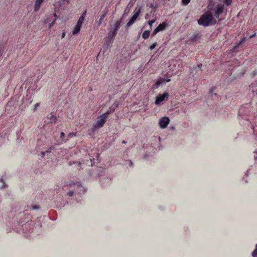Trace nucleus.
<instances>
[{"mask_svg": "<svg viewBox=\"0 0 257 257\" xmlns=\"http://www.w3.org/2000/svg\"><path fill=\"white\" fill-rule=\"evenodd\" d=\"M216 23V21L213 19L212 14L209 12H207L202 15L200 18L198 20V23L199 25L205 27L215 25Z\"/></svg>", "mask_w": 257, "mask_h": 257, "instance_id": "f257e3e1", "label": "nucleus"}, {"mask_svg": "<svg viewBox=\"0 0 257 257\" xmlns=\"http://www.w3.org/2000/svg\"><path fill=\"white\" fill-rule=\"evenodd\" d=\"M141 12V8L140 7L138 9L137 8H136L135 11V14L133 15V16L132 17L131 19L129 20V21L126 24L127 27H130L132 26L133 24L135 23L136 20L139 17L140 13Z\"/></svg>", "mask_w": 257, "mask_h": 257, "instance_id": "f03ea898", "label": "nucleus"}, {"mask_svg": "<svg viewBox=\"0 0 257 257\" xmlns=\"http://www.w3.org/2000/svg\"><path fill=\"white\" fill-rule=\"evenodd\" d=\"M169 94L168 92L165 91L162 94H159L156 98L155 104L157 105H160V103L163 101L167 100L169 98Z\"/></svg>", "mask_w": 257, "mask_h": 257, "instance_id": "7ed1b4c3", "label": "nucleus"}, {"mask_svg": "<svg viewBox=\"0 0 257 257\" xmlns=\"http://www.w3.org/2000/svg\"><path fill=\"white\" fill-rule=\"evenodd\" d=\"M107 119L106 116L101 114L99 116L98 120L94 124V127L98 128L102 127L106 122Z\"/></svg>", "mask_w": 257, "mask_h": 257, "instance_id": "20e7f679", "label": "nucleus"}, {"mask_svg": "<svg viewBox=\"0 0 257 257\" xmlns=\"http://www.w3.org/2000/svg\"><path fill=\"white\" fill-rule=\"evenodd\" d=\"M167 27V23L165 22H163L162 24L159 25L153 31L152 35L155 36L158 32L164 30Z\"/></svg>", "mask_w": 257, "mask_h": 257, "instance_id": "39448f33", "label": "nucleus"}, {"mask_svg": "<svg viewBox=\"0 0 257 257\" xmlns=\"http://www.w3.org/2000/svg\"><path fill=\"white\" fill-rule=\"evenodd\" d=\"M170 123V119L168 117H163L159 120V125L162 128H165Z\"/></svg>", "mask_w": 257, "mask_h": 257, "instance_id": "423d86ee", "label": "nucleus"}, {"mask_svg": "<svg viewBox=\"0 0 257 257\" xmlns=\"http://www.w3.org/2000/svg\"><path fill=\"white\" fill-rule=\"evenodd\" d=\"M224 9V8L223 5L221 4L218 5L215 9V16L217 18H218L223 13Z\"/></svg>", "mask_w": 257, "mask_h": 257, "instance_id": "0eeeda50", "label": "nucleus"}, {"mask_svg": "<svg viewBox=\"0 0 257 257\" xmlns=\"http://www.w3.org/2000/svg\"><path fill=\"white\" fill-rule=\"evenodd\" d=\"M76 185L78 186H79L80 183L78 182L68 181L67 182H65L63 183V185L62 186V189L64 190H66V189H65L66 187L75 186Z\"/></svg>", "mask_w": 257, "mask_h": 257, "instance_id": "6e6552de", "label": "nucleus"}, {"mask_svg": "<svg viewBox=\"0 0 257 257\" xmlns=\"http://www.w3.org/2000/svg\"><path fill=\"white\" fill-rule=\"evenodd\" d=\"M46 118L48 120V123H55L57 120V116L53 115L52 113L48 114L46 116Z\"/></svg>", "mask_w": 257, "mask_h": 257, "instance_id": "1a4fd4ad", "label": "nucleus"}, {"mask_svg": "<svg viewBox=\"0 0 257 257\" xmlns=\"http://www.w3.org/2000/svg\"><path fill=\"white\" fill-rule=\"evenodd\" d=\"M121 23V21H116L115 22V23L114 24L113 27L112 28H111L110 31H112L114 33L117 34V31L120 26Z\"/></svg>", "mask_w": 257, "mask_h": 257, "instance_id": "9d476101", "label": "nucleus"}, {"mask_svg": "<svg viewBox=\"0 0 257 257\" xmlns=\"http://www.w3.org/2000/svg\"><path fill=\"white\" fill-rule=\"evenodd\" d=\"M44 0H36L34 4V12H38L43 3Z\"/></svg>", "mask_w": 257, "mask_h": 257, "instance_id": "9b49d317", "label": "nucleus"}, {"mask_svg": "<svg viewBox=\"0 0 257 257\" xmlns=\"http://www.w3.org/2000/svg\"><path fill=\"white\" fill-rule=\"evenodd\" d=\"M238 113L240 116L243 117L245 115H248V111L246 110L245 106H241L239 109Z\"/></svg>", "mask_w": 257, "mask_h": 257, "instance_id": "f8f14e48", "label": "nucleus"}, {"mask_svg": "<svg viewBox=\"0 0 257 257\" xmlns=\"http://www.w3.org/2000/svg\"><path fill=\"white\" fill-rule=\"evenodd\" d=\"M116 35V34L115 33H114L113 32H112V31L110 30L109 31L108 33L107 34V38L108 39H109V43H111L113 42V39Z\"/></svg>", "mask_w": 257, "mask_h": 257, "instance_id": "ddd939ff", "label": "nucleus"}, {"mask_svg": "<svg viewBox=\"0 0 257 257\" xmlns=\"http://www.w3.org/2000/svg\"><path fill=\"white\" fill-rule=\"evenodd\" d=\"M86 13V12L85 11L82 14V15L80 17V18H79V19H78V20L77 21V23L76 24L77 25H79L80 27H81L82 24H83V22L84 21V17H85V16Z\"/></svg>", "mask_w": 257, "mask_h": 257, "instance_id": "4468645a", "label": "nucleus"}, {"mask_svg": "<svg viewBox=\"0 0 257 257\" xmlns=\"http://www.w3.org/2000/svg\"><path fill=\"white\" fill-rule=\"evenodd\" d=\"M150 35V31L149 30H145L142 34V38L146 40L147 39Z\"/></svg>", "mask_w": 257, "mask_h": 257, "instance_id": "2eb2a0df", "label": "nucleus"}, {"mask_svg": "<svg viewBox=\"0 0 257 257\" xmlns=\"http://www.w3.org/2000/svg\"><path fill=\"white\" fill-rule=\"evenodd\" d=\"M107 13V12L105 11L103 13V14H102L101 15V16L100 17L98 23V26H99L101 24L102 21L103 20L104 18L106 17Z\"/></svg>", "mask_w": 257, "mask_h": 257, "instance_id": "dca6fc26", "label": "nucleus"}, {"mask_svg": "<svg viewBox=\"0 0 257 257\" xmlns=\"http://www.w3.org/2000/svg\"><path fill=\"white\" fill-rule=\"evenodd\" d=\"M80 28H81V27L76 24L73 29V35H75L77 34L79 32Z\"/></svg>", "mask_w": 257, "mask_h": 257, "instance_id": "f3484780", "label": "nucleus"}, {"mask_svg": "<svg viewBox=\"0 0 257 257\" xmlns=\"http://www.w3.org/2000/svg\"><path fill=\"white\" fill-rule=\"evenodd\" d=\"M163 83H166V79L164 78H160L157 80V81L155 83V84L157 86H159Z\"/></svg>", "mask_w": 257, "mask_h": 257, "instance_id": "a211bd4d", "label": "nucleus"}, {"mask_svg": "<svg viewBox=\"0 0 257 257\" xmlns=\"http://www.w3.org/2000/svg\"><path fill=\"white\" fill-rule=\"evenodd\" d=\"M53 15L55 18L53 19V21L52 22H51L50 23H49V28H51L53 26V25H54V24L55 23V22L57 20V16H56V13H54L53 14Z\"/></svg>", "mask_w": 257, "mask_h": 257, "instance_id": "6ab92c4d", "label": "nucleus"}, {"mask_svg": "<svg viewBox=\"0 0 257 257\" xmlns=\"http://www.w3.org/2000/svg\"><path fill=\"white\" fill-rule=\"evenodd\" d=\"M220 2H223V3L227 6H230L232 4V0H219Z\"/></svg>", "mask_w": 257, "mask_h": 257, "instance_id": "aec40b11", "label": "nucleus"}, {"mask_svg": "<svg viewBox=\"0 0 257 257\" xmlns=\"http://www.w3.org/2000/svg\"><path fill=\"white\" fill-rule=\"evenodd\" d=\"M76 136V133H70L67 135V138L66 139H64L63 140L65 141V142H66L68 140L69 138H71L72 137H75Z\"/></svg>", "mask_w": 257, "mask_h": 257, "instance_id": "412c9836", "label": "nucleus"}, {"mask_svg": "<svg viewBox=\"0 0 257 257\" xmlns=\"http://www.w3.org/2000/svg\"><path fill=\"white\" fill-rule=\"evenodd\" d=\"M202 64H198L193 66V69L195 70L196 71H198L201 70V67L202 66Z\"/></svg>", "mask_w": 257, "mask_h": 257, "instance_id": "4be33fe9", "label": "nucleus"}, {"mask_svg": "<svg viewBox=\"0 0 257 257\" xmlns=\"http://www.w3.org/2000/svg\"><path fill=\"white\" fill-rule=\"evenodd\" d=\"M252 257H257V244L255 245V249L252 252Z\"/></svg>", "mask_w": 257, "mask_h": 257, "instance_id": "5701e85b", "label": "nucleus"}, {"mask_svg": "<svg viewBox=\"0 0 257 257\" xmlns=\"http://www.w3.org/2000/svg\"><path fill=\"white\" fill-rule=\"evenodd\" d=\"M155 21H156V20L154 19V20H152L149 21L148 22V24L149 25L151 29H152V25L153 23H155Z\"/></svg>", "mask_w": 257, "mask_h": 257, "instance_id": "b1692460", "label": "nucleus"}, {"mask_svg": "<svg viewBox=\"0 0 257 257\" xmlns=\"http://www.w3.org/2000/svg\"><path fill=\"white\" fill-rule=\"evenodd\" d=\"M191 0H182V3L184 6H187L190 2Z\"/></svg>", "mask_w": 257, "mask_h": 257, "instance_id": "393cba45", "label": "nucleus"}, {"mask_svg": "<svg viewBox=\"0 0 257 257\" xmlns=\"http://www.w3.org/2000/svg\"><path fill=\"white\" fill-rule=\"evenodd\" d=\"M111 112H112L111 110H108L106 111L105 113H103L102 115H104L105 116H106V118H107L108 114H109Z\"/></svg>", "mask_w": 257, "mask_h": 257, "instance_id": "a878e982", "label": "nucleus"}, {"mask_svg": "<svg viewBox=\"0 0 257 257\" xmlns=\"http://www.w3.org/2000/svg\"><path fill=\"white\" fill-rule=\"evenodd\" d=\"M157 45V43L156 42L153 43L152 45H151L150 46V49L151 50H153Z\"/></svg>", "mask_w": 257, "mask_h": 257, "instance_id": "bb28decb", "label": "nucleus"}, {"mask_svg": "<svg viewBox=\"0 0 257 257\" xmlns=\"http://www.w3.org/2000/svg\"><path fill=\"white\" fill-rule=\"evenodd\" d=\"M118 102L117 101H115L113 103V105H112L115 109L118 107Z\"/></svg>", "mask_w": 257, "mask_h": 257, "instance_id": "cd10ccee", "label": "nucleus"}, {"mask_svg": "<svg viewBox=\"0 0 257 257\" xmlns=\"http://www.w3.org/2000/svg\"><path fill=\"white\" fill-rule=\"evenodd\" d=\"M245 41V38L242 39L238 43V44L236 45L235 47H237L239 45H240L241 44L243 43Z\"/></svg>", "mask_w": 257, "mask_h": 257, "instance_id": "c85d7f7f", "label": "nucleus"}, {"mask_svg": "<svg viewBox=\"0 0 257 257\" xmlns=\"http://www.w3.org/2000/svg\"><path fill=\"white\" fill-rule=\"evenodd\" d=\"M40 105V104L39 103H37L35 104L34 105V108L33 109V110L34 111H35L37 109V107Z\"/></svg>", "mask_w": 257, "mask_h": 257, "instance_id": "c756f323", "label": "nucleus"}, {"mask_svg": "<svg viewBox=\"0 0 257 257\" xmlns=\"http://www.w3.org/2000/svg\"><path fill=\"white\" fill-rule=\"evenodd\" d=\"M38 208H39V206L36 205H33L32 206V208H31V209H38Z\"/></svg>", "mask_w": 257, "mask_h": 257, "instance_id": "7c9ffc66", "label": "nucleus"}, {"mask_svg": "<svg viewBox=\"0 0 257 257\" xmlns=\"http://www.w3.org/2000/svg\"><path fill=\"white\" fill-rule=\"evenodd\" d=\"M73 193L74 192L73 191H70L67 193V195L69 196H72L73 195Z\"/></svg>", "mask_w": 257, "mask_h": 257, "instance_id": "2f4dec72", "label": "nucleus"}, {"mask_svg": "<svg viewBox=\"0 0 257 257\" xmlns=\"http://www.w3.org/2000/svg\"><path fill=\"white\" fill-rule=\"evenodd\" d=\"M109 110H111V111L113 112L115 111V109L112 106H111L110 107Z\"/></svg>", "mask_w": 257, "mask_h": 257, "instance_id": "473e14b6", "label": "nucleus"}, {"mask_svg": "<svg viewBox=\"0 0 257 257\" xmlns=\"http://www.w3.org/2000/svg\"><path fill=\"white\" fill-rule=\"evenodd\" d=\"M0 181H1L2 183H3V187H4V188L6 187V186L5 185V182L4 181L3 179H1V180H0Z\"/></svg>", "mask_w": 257, "mask_h": 257, "instance_id": "72a5a7b5", "label": "nucleus"}, {"mask_svg": "<svg viewBox=\"0 0 257 257\" xmlns=\"http://www.w3.org/2000/svg\"><path fill=\"white\" fill-rule=\"evenodd\" d=\"M65 136V134L64 132H61L60 133V138H62L63 137H64Z\"/></svg>", "mask_w": 257, "mask_h": 257, "instance_id": "f704fd0d", "label": "nucleus"}, {"mask_svg": "<svg viewBox=\"0 0 257 257\" xmlns=\"http://www.w3.org/2000/svg\"><path fill=\"white\" fill-rule=\"evenodd\" d=\"M196 38H197V36H195L194 37H193V38H191V40L192 41H195L196 40Z\"/></svg>", "mask_w": 257, "mask_h": 257, "instance_id": "c9c22d12", "label": "nucleus"}, {"mask_svg": "<svg viewBox=\"0 0 257 257\" xmlns=\"http://www.w3.org/2000/svg\"><path fill=\"white\" fill-rule=\"evenodd\" d=\"M255 35H256V33H254L253 34H252V35H251L249 38H252L253 37H255Z\"/></svg>", "mask_w": 257, "mask_h": 257, "instance_id": "e433bc0d", "label": "nucleus"}, {"mask_svg": "<svg viewBox=\"0 0 257 257\" xmlns=\"http://www.w3.org/2000/svg\"><path fill=\"white\" fill-rule=\"evenodd\" d=\"M51 149H52V147L49 148V149L48 150V151H47L46 152H47V153L51 152Z\"/></svg>", "mask_w": 257, "mask_h": 257, "instance_id": "4c0bfd02", "label": "nucleus"}, {"mask_svg": "<svg viewBox=\"0 0 257 257\" xmlns=\"http://www.w3.org/2000/svg\"><path fill=\"white\" fill-rule=\"evenodd\" d=\"M128 166H129V167H133V162H130V163H129Z\"/></svg>", "mask_w": 257, "mask_h": 257, "instance_id": "58836bf2", "label": "nucleus"}, {"mask_svg": "<svg viewBox=\"0 0 257 257\" xmlns=\"http://www.w3.org/2000/svg\"><path fill=\"white\" fill-rule=\"evenodd\" d=\"M65 37V33H63L62 35V38H63L64 37Z\"/></svg>", "mask_w": 257, "mask_h": 257, "instance_id": "ea45409f", "label": "nucleus"}, {"mask_svg": "<svg viewBox=\"0 0 257 257\" xmlns=\"http://www.w3.org/2000/svg\"><path fill=\"white\" fill-rule=\"evenodd\" d=\"M254 159L257 161V154L254 156Z\"/></svg>", "mask_w": 257, "mask_h": 257, "instance_id": "a19ab883", "label": "nucleus"}, {"mask_svg": "<svg viewBox=\"0 0 257 257\" xmlns=\"http://www.w3.org/2000/svg\"><path fill=\"white\" fill-rule=\"evenodd\" d=\"M169 81H170V79H166V82H168Z\"/></svg>", "mask_w": 257, "mask_h": 257, "instance_id": "79ce46f5", "label": "nucleus"}, {"mask_svg": "<svg viewBox=\"0 0 257 257\" xmlns=\"http://www.w3.org/2000/svg\"><path fill=\"white\" fill-rule=\"evenodd\" d=\"M148 18H149L148 15H146L145 16V19H147Z\"/></svg>", "mask_w": 257, "mask_h": 257, "instance_id": "37998d69", "label": "nucleus"}, {"mask_svg": "<svg viewBox=\"0 0 257 257\" xmlns=\"http://www.w3.org/2000/svg\"><path fill=\"white\" fill-rule=\"evenodd\" d=\"M148 18H149L148 15H146L145 16V19H147Z\"/></svg>", "mask_w": 257, "mask_h": 257, "instance_id": "c03bdc74", "label": "nucleus"}, {"mask_svg": "<svg viewBox=\"0 0 257 257\" xmlns=\"http://www.w3.org/2000/svg\"><path fill=\"white\" fill-rule=\"evenodd\" d=\"M122 143H123V144H125V143H126V142H125L124 141H122Z\"/></svg>", "mask_w": 257, "mask_h": 257, "instance_id": "a18cd8bd", "label": "nucleus"}, {"mask_svg": "<svg viewBox=\"0 0 257 257\" xmlns=\"http://www.w3.org/2000/svg\"><path fill=\"white\" fill-rule=\"evenodd\" d=\"M2 54V52L0 51V57L1 56Z\"/></svg>", "mask_w": 257, "mask_h": 257, "instance_id": "49530a36", "label": "nucleus"}, {"mask_svg": "<svg viewBox=\"0 0 257 257\" xmlns=\"http://www.w3.org/2000/svg\"><path fill=\"white\" fill-rule=\"evenodd\" d=\"M257 74V72H254V75H256Z\"/></svg>", "mask_w": 257, "mask_h": 257, "instance_id": "de8ad7c7", "label": "nucleus"}, {"mask_svg": "<svg viewBox=\"0 0 257 257\" xmlns=\"http://www.w3.org/2000/svg\"><path fill=\"white\" fill-rule=\"evenodd\" d=\"M46 152H43L42 154L44 155Z\"/></svg>", "mask_w": 257, "mask_h": 257, "instance_id": "09e8293b", "label": "nucleus"}, {"mask_svg": "<svg viewBox=\"0 0 257 257\" xmlns=\"http://www.w3.org/2000/svg\"><path fill=\"white\" fill-rule=\"evenodd\" d=\"M64 1H68V0H64Z\"/></svg>", "mask_w": 257, "mask_h": 257, "instance_id": "8fccbe9b", "label": "nucleus"}]
</instances>
